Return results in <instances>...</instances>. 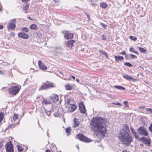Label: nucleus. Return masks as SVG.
I'll return each instance as SVG.
<instances>
[{"label":"nucleus","mask_w":152,"mask_h":152,"mask_svg":"<svg viewBox=\"0 0 152 152\" xmlns=\"http://www.w3.org/2000/svg\"><path fill=\"white\" fill-rule=\"evenodd\" d=\"M107 124L105 118L96 117L92 119L90 127L91 129L96 133L97 135L99 136V138L102 139L104 138L106 133Z\"/></svg>","instance_id":"nucleus-1"},{"label":"nucleus","mask_w":152,"mask_h":152,"mask_svg":"<svg viewBox=\"0 0 152 152\" xmlns=\"http://www.w3.org/2000/svg\"><path fill=\"white\" fill-rule=\"evenodd\" d=\"M120 141L124 145L128 146L133 141V138L129 133H126L123 130H121L118 135Z\"/></svg>","instance_id":"nucleus-2"},{"label":"nucleus","mask_w":152,"mask_h":152,"mask_svg":"<svg viewBox=\"0 0 152 152\" xmlns=\"http://www.w3.org/2000/svg\"><path fill=\"white\" fill-rule=\"evenodd\" d=\"M54 87V84L48 81H47L46 83H44V84L41 86V87L39 88V90H45L53 88Z\"/></svg>","instance_id":"nucleus-3"},{"label":"nucleus","mask_w":152,"mask_h":152,"mask_svg":"<svg viewBox=\"0 0 152 152\" xmlns=\"http://www.w3.org/2000/svg\"><path fill=\"white\" fill-rule=\"evenodd\" d=\"M20 89L18 86H12L9 89V92L10 94L15 95L19 91Z\"/></svg>","instance_id":"nucleus-4"},{"label":"nucleus","mask_w":152,"mask_h":152,"mask_svg":"<svg viewBox=\"0 0 152 152\" xmlns=\"http://www.w3.org/2000/svg\"><path fill=\"white\" fill-rule=\"evenodd\" d=\"M137 131L140 135L147 136L148 134L147 130L143 126L139 127L137 129Z\"/></svg>","instance_id":"nucleus-5"},{"label":"nucleus","mask_w":152,"mask_h":152,"mask_svg":"<svg viewBox=\"0 0 152 152\" xmlns=\"http://www.w3.org/2000/svg\"><path fill=\"white\" fill-rule=\"evenodd\" d=\"M77 136L78 139L85 142H90L91 141V140L89 138L85 136L82 134H78L77 135Z\"/></svg>","instance_id":"nucleus-6"},{"label":"nucleus","mask_w":152,"mask_h":152,"mask_svg":"<svg viewBox=\"0 0 152 152\" xmlns=\"http://www.w3.org/2000/svg\"><path fill=\"white\" fill-rule=\"evenodd\" d=\"M7 152H13V147L11 141L7 142L6 145Z\"/></svg>","instance_id":"nucleus-7"},{"label":"nucleus","mask_w":152,"mask_h":152,"mask_svg":"<svg viewBox=\"0 0 152 152\" xmlns=\"http://www.w3.org/2000/svg\"><path fill=\"white\" fill-rule=\"evenodd\" d=\"M16 23V21L15 19L11 20L7 26L8 29H14L16 26L15 23Z\"/></svg>","instance_id":"nucleus-8"},{"label":"nucleus","mask_w":152,"mask_h":152,"mask_svg":"<svg viewBox=\"0 0 152 152\" xmlns=\"http://www.w3.org/2000/svg\"><path fill=\"white\" fill-rule=\"evenodd\" d=\"M68 112L71 113L74 111L77 108V106L73 104H72L68 106H66Z\"/></svg>","instance_id":"nucleus-9"},{"label":"nucleus","mask_w":152,"mask_h":152,"mask_svg":"<svg viewBox=\"0 0 152 152\" xmlns=\"http://www.w3.org/2000/svg\"><path fill=\"white\" fill-rule=\"evenodd\" d=\"M140 140L144 142V143L148 146H149L151 145V140L149 138H147L146 137H142L140 138Z\"/></svg>","instance_id":"nucleus-10"},{"label":"nucleus","mask_w":152,"mask_h":152,"mask_svg":"<svg viewBox=\"0 0 152 152\" xmlns=\"http://www.w3.org/2000/svg\"><path fill=\"white\" fill-rule=\"evenodd\" d=\"M62 33L64 34V37L67 39H72L73 37V34L68 31H63Z\"/></svg>","instance_id":"nucleus-11"},{"label":"nucleus","mask_w":152,"mask_h":152,"mask_svg":"<svg viewBox=\"0 0 152 152\" xmlns=\"http://www.w3.org/2000/svg\"><path fill=\"white\" fill-rule=\"evenodd\" d=\"M79 106L81 113L83 114L85 113L86 112V110L82 102H81L79 103Z\"/></svg>","instance_id":"nucleus-12"},{"label":"nucleus","mask_w":152,"mask_h":152,"mask_svg":"<svg viewBox=\"0 0 152 152\" xmlns=\"http://www.w3.org/2000/svg\"><path fill=\"white\" fill-rule=\"evenodd\" d=\"M50 98L54 102H57L59 99L58 96L56 94H53Z\"/></svg>","instance_id":"nucleus-13"},{"label":"nucleus","mask_w":152,"mask_h":152,"mask_svg":"<svg viewBox=\"0 0 152 152\" xmlns=\"http://www.w3.org/2000/svg\"><path fill=\"white\" fill-rule=\"evenodd\" d=\"M38 65L40 68L42 70H46L47 69V67L40 60L38 61Z\"/></svg>","instance_id":"nucleus-14"},{"label":"nucleus","mask_w":152,"mask_h":152,"mask_svg":"<svg viewBox=\"0 0 152 152\" xmlns=\"http://www.w3.org/2000/svg\"><path fill=\"white\" fill-rule=\"evenodd\" d=\"M75 41L72 40L69 41L66 44V46L69 48H71L73 45V44L75 43Z\"/></svg>","instance_id":"nucleus-15"},{"label":"nucleus","mask_w":152,"mask_h":152,"mask_svg":"<svg viewBox=\"0 0 152 152\" xmlns=\"http://www.w3.org/2000/svg\"><path fill=\"white\" fill-rule=\"evenodd\" d=\"M18 36L19 37L24 39H27L28 38L29 36L28 34L20 32L18 34Z\"/></svg>","instance_id":"nucleus-16"},{"label":"nucleus","mask_w":152,"mask_h":152,"mask_svg":"<svg viewBox=\"0 0 152 152\" xmlns=\"http://www.w3.org/2000/svg\"><path fill=\"white\" fill-rule=\"evenodd\" d=\"M41 102L43 104L46 105L50 104L52 103L51 101L48 98L43 99Z\"/></svg>","instance_id":"nucleus-17"},{"label":"nucleus","mask_w":152,"mask_h":152,"mask_svg":"<svg viewBox=\"0 0 152 152\" xmlns=\"http://www.w3.org/2000/svg\"><path fill=\"white\" fill-rule=\"evenodd\" d=\"M130 129L133 135L135 138L136 139H138V135L137 134L135 130L133 129V127L132 126H131Z\"/></svg>","instance_id":"nucleus-18"},{"label":"nucleus","mask_w":152,"mask_h":152,"mask_svg":"<svg viewBox=\"0 0 152 152\" xmlns=\"http://www.w3.org/2000/svg\"><path fill=\"white\" fill-rule=\"evenodd\" d=\"M124 129H121L120 131L119 132H120L121 130H123L126 133H129V132H130V130L128 126L126 124H124Z\"/></svg>","instance_id":"nucleus-19"},{"label":"nucleus","mask_w":152,"mask_h":152,"mask_svg":"<svg viewBox=\"0 0 152 152\" xmlns=\"http://www.w3.org/2000/svg\"><path fill=\"white\" fill-rule=\"evenodd\" d=\"M123 77L126 79L129 80H131L132 81L134 82L136 80L130 76H129L127 75H125L123 76Z\"/></svg>","instance_id":"nucleus-20"},{"label":"nucleus","mask_w":152,"mask_h":152,"mask_svg":"<svg viewBox=\"0 0 152 152\" xmlns=\"http://www.w3.org/2000/svg\"><path fill=\"white\" fill-rule=\"evenodd\" d=\"M29 4H26L23 7V10L24 11V12L25 13H28V10L29 8Z\"/></svg>","instance_id":"nucleus-21"},{"label":"nucleus","mask_w":152,"mask_h":152,"mask_svg":"<svg viewBox=\"0 0 152 152\" xmlns=\"http://www.w3.org/2000/svg\"><path fill=\"white\" fill-rule=\"evenodd\" d=\"M114 57L115 58L116 61H122L124 59L123 57L119 56H115Z\"/></svg>","instance_id":"nucleus-22"},{"label":"nucleus","mask_w":152,"mask_h":152,"mask_svg":"<svg viewBox=\"0 0 152 152\" xmlns=\"http://www.w3.org/2000/svg\"><path fill=\"white\" fill-rule=\"evenodd\" d=\"M74 125L73 127H76L78 126L79 124V122L77 119L75 118L74 119Z\"/></svg>","instance_id":"nucleus-23"},{"label":"nucleus","mask_w":152,"mask_h":152,"mask_svg":"<svg viewBox=\"0 0 152 152\" xmlns=\"http://www.w3.org/2000/svg\"><path fill=\"white\" fill-rule=\"evenodd\" d=\"M114 88L119 90H125V88L124 87H123L121 86H114Z\"/></svg>","instance_id":"nucleus-24"},{"label":"nucleus","mask_w":152,"mask_h":152,"mask_svg":"<svg viewBox=\"0 0 152 152\" xmlns=\"http://www.w3.org/2000/svg\"><path fill=\"white\" fill-rule=\"evenodd\" d=\"M65 88L67 90H69L72 88V86H71L69 84H68L65 86Z\"/></svg>","instance_id":"nucleus-25"},{"label":"nucleus","mask_w":152,"mask_h":152,"mask_svg":"<svg viewBox=\"0 0 152 152\" xmlns=\"http://www.w3.org/2000/svg\"><path fill=\"white\" fill-rule=\"evenodd\" d=\"M30 28L32 29L36 30L37 29V26L36 24H33L30 26Z\"/></svg>","instance_id":"nucleus-26"},{"label":"nucleus","mask_w":152,"mask_h":152,"mask_svg":"<svg viewBox=\"0 0 152 152\" xmlns=\"http://www.w3.org/2000/svg\"><path fill=\"white\" fill-rule=\"evenodd\" d=\"M99 52L100 53H101V54H102L104 55H105V56H106V57L107 58H108V56H107V53H106V52H105V51H104V50H99Z\"/></svg>","instance_id":"nucleus-27"},{"label":"nucleus","mask_w":152,"mask_h":152,"mask_svg":"<svg viewBox=\"0 0 152 152\" xmlns=\"http://www.w3.org/2000/svg\"><path fill=\"white\" fill-rule=\"evenodd\" d=\"M139 50L141 53H146L147 51L146 50H145L144 48L141 47H139Z\"/></svg>","instance_id":"nucleus-28"},{"label":"nucleus","mask_w":152,"mask_h":152,"mask_svg":"<svg viewBox=\"0 0 152 152\" xmlns=\"http://www.w3.org/2000/svg\"><path fill=\"white\" fill-rule=\"evenodd\" d=\"M70 101H70V99H67L66 101V106H68L69 105H71L72 104H71Z\"/></svg>","instance_id":"nucleus-29"},{"label":"nucleus","mask_w":152,"mask_h":152,"mask_svg":"<svg viewBox=\"0 0 152 152\" xmlns=\"http://www.w3.org/2000/svg\"><path fill=\"white\" fill-rule=\"evenodd\" d=\"M100 6L101 7L103 8H106L107 6V5L106 4L102 2L100 4Z\"/></svg>","instance_id":"nucleus-30"},{"label":"nucleus","mask_w":152,"mask_h":152,"mask_svg":"<svg viewBox=\"0 0 152 152\" xmlns=\"http://www.w3.org/2000/svg\"><path fill=\"white\" fill-rule=\"evenodd\" d=\"M4 117V113L1 112L0 113V123L2 121Z\"/></svg>","instance_id":"nucleus-31"},{"label":"nucleus","mask_w":152,"mask_h":152,"mask_svg":"<svg viewBox=\"0 0 152 152\" xmlns=\"http://www.w3.org/2000/svg\"><path fill=\"white\" fill-rule=\"evenodd\" d=\"M146 111L148 112V114H152V109L150 108H147L146 109Z\"/></svg>","instance_id":"nucleus-32"},{"label":"nucleus","mask_w":152,"mask_h":152,"mask_svg":"<svg viewBox=\"0 0 152 152\" xmlns=\"http://www.w3.org/2000/svg\"><path fill=\"white\" fill-rule=\"evenodd\" d=\"M22 31L25 32H27L29 31V29L26 27H23L21 28Z\"/></svg>","instance_id":"nucleus-33"},{"label":"nucleus","mask_w":152,"mask_h":152,"mask_svg":"<svg viewBox=\"0 0 152 152\" xmlns=\"http://www.w3.org/2000/svg\"><path fill=\"white\" fill-rule=\"evenodd\" d=\"M18 115L17 114H15L14 115L13 117V119L15 121L16 120L18 119Z\"/></svg>","instance_id":"nucleus-34"},{"label":"nucleus","mask_w":152,"mask_h":152,"mask_svg":"<svg viewBox=\"0 0 152 152\" xmlns=\"http://www.w3.org/2000/svg\"><path fill=\"white\" fill-rule=\"evenodd\" d=\"M129 38L132 40L134 41H136L137 39V38L136 37H133L132 36H129Z\"/></svg>","instance_id":"nucleus-35"},{"label":"nucleus","mask_w":152,"mask_h":152,"mask_svg":"<svg viewBox=\"0 0 152 152\" xmlns=\"http://www.w3.org/2000/svg\"><path fill=\"white\" fill-rule=\"evenodd\" d=\"M129 58L130 59H132V58H137V56L133 54H129Z\"/></svg>","instance_id":"nucleus-36"},{"label":"nucleus","mask_w":152,"mask_h":152,"mask_svg":"<svg viewBox=\"0 0 152 152\" xmlns=\"http://www.w3.org/2000/svg\"><path fill=\"white\" fill-rule=\"evenodd\" d=\"M124 103L125 107L127 108H128L129 107L128 104L127 103V101H124Z\"/></svg>","instance_id":"nucleus-37"},{"label":"nucleus","mask_w":152,"mask_h":152,"mask_svg":"<svg viewBox=\"0 0 152 152\" xmlns=\"http://www.w3.org/2000/svg\"><path fill=\"white\" fill-rule=\"evenodd\" d=\"M124 64L125 66H127L129 67H132V65L131 64V63L129 62H126Z\"/></svg>","instance_id":"nucleus-38"},{"label":"nucleus","mask_w":152,"mask_h":152,"mask_svg":"<svg viewBox=\"0 0 152 152\" xmlns=\"http://www.w3.org/2000/svg\"><path fill=\"white\" fill-rule=\"evenodd\" d=\"M51 147H53V150L54 151H55L56 150H57V148L55 144H52L51 145Z\"/></svg>","instance_id":"nucleus-39"},{"label":"nucleus","mask_w":152,"mask_h":152,"mask_svg":"<svg viewBox=\"0 0 152 152\" xmlns=\"http://www.w3.org/2000/svg\"><path fill=\"white\" fill-rule=\"evenodd\" d=\"M18 151L20 152H22L23 150L21 147L20 146H18Z\"/></svg>","instance_id":"nucleus-40"},{"label":"nucleus","mask_w":152,"mask_h":152,"mask_svg":"<svg viewBox=\"0 0 152 152\" xmlns=\"http://www.w3.org/2000/svg\"><path fill=\"white\" fill-rule=\"evenodd\" d=\"M71 130V128L70 127H68L66 129V132L68 133H69L70 132Z\"/></svg>","instance_id":"nucleus-41"},{"label":"nucleus","mask_w":152,"mask_h":152,"mask_svg":"<svg viewBox=\"0 0 152 152\" xmlns=\"http://www.w3.org/2000/svg\"><path fill=\"white\" fill-rule=\"evenodd\" d=\"M54 115L55 117H57L60 115V113L58 112H55Z\"/></svg>","instance_id":"nucleus-42"},{"label":"nucleus","mask_w":152,"mask_h":152,"mask_svg":"<svg viewBox=\"0 0 152 152\" xmlns=\"http://www.w3.org/2000/svg\"><path fill=\"white\" fill-rule=\"evenodd\" d=\"M148 129L150 132H152V124H151L150 126L149 127Z\"/></svg>","instance_id":"nucleus-43"},{"label":"nucleus","mask_w":152,"mask_h":152,"mask_svg":"<svg viewBox=\"0 0 152 152\" xmlns=\"http://www.w3.org/2000/svg\"><path fill=\"white\" fill-rule=\"evenodd\" d=\"M45 113L46 114L49 116H50V113L49 111L45 110Z\"/></svg>","instance_id":"nucleus-44"},{"label":"nucleus","mask_w":152,"mask_h":152,"mask_svg":"<svg viewBox=\"0 0 152 152\" xmlns=\"http://www.w3.org/2000/svg\"><path fill=\"white\" fill-rule=\"evenodd\" d=\"M101 25L105 29H106L107 26L106 25L102 23H101Z\"/></svg>","instance_id":"nucleus-45"},{"label":"nucleus","mask_w":152,"mask_h":152,"mask_svg":"<svg viewBox=\"0 0 152 152\" xmlns=\"http://www.w3.org/2000/svg\"><path fill=\"white\" fill-rule=\"evenodd\" d=\"M112 104L117 105L121 106V104L119 102H117L116 103H113Z\"/></svg>","instance_id":"nucleus-46"},{"label":"nucleus","mask_w":152,"mask_h":152,"mask_svg":"<svg viewBox=\"0 0 152 152\" xmlns=\"http://www.w3.org/2000/svg\"><path fill=\"white\" fill-rule=\"evenodd\" d=\"M134 49L133 48H129V51L132 52H133L134 51Z\"/></svg>","instance_id":"nucleus-47"},{"label":"nucleus","mask_w":152,"mask_h":152,"mask_svg":"<svg viewBox=\"0 0 152 152\" xmlns=\"http://www.w3.org/2000/svg\"><path fill=\"white\" fill-rule=\"evenodd\" d=\"M120 54L124 55H125L126 54L125 51V50L122 51L120 53Z\"/></svg>","instance_id":"nucleus-48"},{"label":"nucleus","mask_w":152,"mask_h":152,"mask_svg":"<svg viewBox=\"0 0 152 152\" xmlns=\"http://www.w3.org/2000/svg\"><path fill=\"white\" fill-rule=\"evenodd\" d=\"M3 146V142H0V148H1Z\"/></svg>","instance_id":"nucleus-49"},{"label":"nucleus","mask_w":152,"mask_h":152,"mask_svg":"<svg viewBox=\"0 0 152 152\" xmlns=\"http://www.w3.org/2000/svg\"><path fill=\"white\" fill-rule=\"evenodd\" d=\"M125 58L127 59H128L129 58V56L126 55H125Z\"/></svg>","instance_id":"nucleus-50"},{"label":"nucleus","mask_w":152,"mask_h":152,"mask_svg":"<svg viewBox=\"0 0 152 152\" xmlns=\"http://www.w3.org/2000/svg\"><path fill=\"white\" fill-rule=\"evenodd\" d=\"M30 0H22V1L23 2H27L29 1Z\"/></svg>","instance_id":"nucleus-51"},{"label":"nucleus","mask_w":152,"mask_h":152,"mask_svg":"<svg viewBox=\"0 0 152 152\" xmlns=\"http://www.w3.org/2000/svg\"><path fill=\"white\" fill-rule=\"evenodd\" d=\"M133 53H136L137 55H138V54H139L138 52L137 51H135V50H134L133 52Z\"/></svg>","instance_id":"nucleus-52"},{"label":"nucleus","mask_w":152,"mask_h":152,"mask_svg":"<svg viewBox=\"0 0 152 152\" xmlns=\"http://www.w3.org/2000/svg\"><path fill=\"white\" fill-rule=\"evenodd\" d=\"M102 36V39L103 40H106V38H105V36H104V35H103Z\"/></svg>","instance_id":"nucleus-53"},{"label":"nucleus","mask_w":152,"mask_h":152,"mask_svg":"<svg viewBox=\"0 0 152 152\" xmlns=\"http://www.w3.org/2000/svg\"><path fill=\"white\" fill-rule=\"evenodd\" d=\"M56 3H58L59 2L58 0H53Z\"/></svg>","instance_id":"nucleus-54"},{"label":"nucleus","mask_w":152,"mask_h":152,"mask_svg":"<svg viewBox=\"0 0 152 152\" xmlns=\"http://www.w3.org/2000/svg\"><path fill=\"white\" fill-rule=\"evenodd\" d=\"M3 28V26L2 25H0V29H1Z\"/></svg>","instance_id":"nucleus-55"},{"label":"nucleus","mask_w":152,"mask_h":152,"mask_svg":"<svg viewBox=\"0 0 152 152\" xmlns=\"http://www.w3.org/2000/svg\"><path fill=\"white\" fill-rule=\"evenodd\" d=\"M4 73L3 72H2L0 70V74L1 75H2Z\"/></svg>","instance_id":"nucleus-56"},{"label":"nucleus","mask_w":152,"mask_h":152,"mask_svg":"<svg viewBox=\"0 0 152 152\" xmlns=\"http://www.w3.org/2000/svg\"><path fill=\"white\" fill-rule=\"evenodd\" d=\"M45 152H50V150H46V151Z\"/></svg>","instance_id":"nucleus-57"},{"label":"nucleus","mask_w":152,"mask_h":152,"mask_svg":"<svg viewBox=\"0 0 152 152\" xmlns=\"http://www.w3.org/2000/svg\"><path fill=\"white\" fill-rule=\"evenodd\" d=\"M71 77L74 79H75V77H74V76H72Z\"/></svg>","instance_id":"nucleus-58"},{"label":"nucleus","mask_w":152,"mask_h":152,"mask_svg":"<svg viewBox=\"0 0 152 152\" xmlns=\"http://www.w3.org/2000/svg\"><path fill=\"white\" fill-rule=\"evenodd\" d=\"M59 73H60L63 76H64V75L62 73H61V72L60 71H59Z\"/></svg>","instance_id":"nucleus-59"},{"label":"nucleus","mask_w":152,"mask_h":152,"mask_svg":"<svg viewBox=\"0 0 152 152\" xmlns=\"http://www.w3.org/2000/svg\"><path fill=\"white\" fill-rule=\"evenodd\" d=\"M76 147H77V148L78 149V150H79V146H78V145H77V146H76Z\"/></svg>","instance_id":"nucleus-60"},{"label":"nucleus","mask_w":152,"mask_h":152,"mask_svg":"<svg viewBox=\"0 0 152 152\" xmlns=\"http://www.w3.org/2000/svg\"><path fill=\"white\" fill-rule=\"evenodd\" d=\"M76 81L78 82H79V80L77 79H76Z\"/></svg>","instance_id":"nucleus-61"},{"label":"nucleus","mask_w":152,"mask_h":152,"mask_svg":"<svg viewBox=\"0 0 152 152\" xmlns=\"http://www.w3.org/2000/svg\"><path fill=\"white\" fill-rule=\"evenodd\" d=\"M57 150V152H61V151L60 150L59 151H57V150Z\"/></svg>","instance_id":"nucleus-62"},{"label":"nucleus","mask_w":152,"mask_h":152,"mask_svg":"<svg viewBox=\"0 0 152 152\" xmlns=\"http://www.w3.org/2000/svg\"><path fill=\"white\" fill-rule=\"evenodd\" d=\"M48 131L47 132H48ZM47 136H48V135H49V134H48V132H47Z\"/></svg>","instance_id":"nucleus-63"},{"label":"nucleus","mask_w":152,"mask_h":152,"mask_svg":"<svg viewBox=\"0 0 152 152\" xmlns=\"http://www.w3.org/2000/svg\"><path fill=\"white\" fill-rule=\"evenodd\" d=\"M19 124V122H18L17 124Z\"/></svg>","instance_id":"nucleus-64"}]
</instances>
